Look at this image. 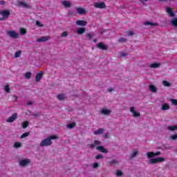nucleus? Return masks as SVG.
<instances>
[{"label": "nucleus", "mask_w": 177, "mask_h": 177, "mask_svg": "<svg viewBox=\"0 0 177 177\" xmlns=\"http://www.w3.org/2000/svg\"><path fill=\"white\" fill-rule=\"evenodd\" d=\"M58 138H59V137H57V136H51L43 140L40 142V147H44L45 146L46 147L50 146V145H52V140H55Z\"/></svg>", "instance_id": "obj_1"}, {"label": "nucleus", "mask_w": 177, "mask_h": 177, "mask_svg": "<svg viewBox=\"0 0 177 177\" xmlns=\"http://www.w3.org/2000/svg\"><path fill=\"white\" fill-rule=\"evenodd\" d=\"M0 15L2 16L0 17V21H3V20H6L7 19H9V16H10V11L9 10H2L0 11Z\"/></svg>", "instance_id": "obj_2"}, {"label": "nucleus", "mask_w": 177, "mask_h": 177, "mask_svg": "<svg viewBox=\"0 0 177 177\" xmlns=\"http://www.w3.org/2000/svg\"><path fill=\"white\" fill-rule=\"evenodd\" d=\"M165 161V158L158 157L156 158H151L149 160V164L154 165V164H158V162H164Z\"/></svg>", "instance_id": "obj_3"}, {"label": "nucleus", "mask_w": 177, "mask_h": 177, "mask_svg": "<svg viewBox=\"0 0 177 177\" xmlns=\"http://www.w3.org/2000/svg\"><path fill=\"white\" fill-rule=\"evenodd\" d=\"M7 35L14 39L19 38V33L16 32L15 30H8L7 32Z\"/></svg>", "instance_id": "obj_4"}, {"label": "nucleus", "mask_w": 177, "mask_h": 177, "mask_svg": "<svg viewBox=\"0 0 177 177\" xmlns=\"http://www.w3.org/2000/svg\"><path fill=\"white\" fill-rule=\"evenodd\" d=\"M94 7L97 9H106V3L104 2L94 3Z\"/></svg>", "instance_id": "obj_5"}, {"label": "nucleus", "mask_w": 177, "mask_h": 177, "mask_svg": "<svg viewBox=\"0 0 177 177\" xmlns=\"http://www.w3.org/2000/svg\"><path fill=\"white\" fill-rule=\"evenodd\" d=\"M30 161L29 159H24L20 160L19 162V165H21V167H26V165H28V164H30Z\"/></svg>", "instance_id": "obj_6"}, {"label": "nucleus", "mask_w": 177, "mask_h": 177, "mask_svg": "<svg viewBox=\"0 0 177 177\" xmlns=\"http://www.w3.org/2000/svg\"><path fill=\"white\" fill-rule=\"evenodd\" d=\"M77 26H81L82 27H84V26H86L88 24V21H84V20H77L75 22Z\"/></svg>", "instance_id": "obj_7"}, {"label": "nucleus", "mask_w": 177, "mask_h": 177, "mask_svg": "<svg viewBox=\"0 0 177 177\" xmlns=\"http://www.w3.org/2000/svg\"><path fill=\"white\" fill-rule=\"evenodd\" d=\"M96 149L98 150V151H100L101 153H104V154L109 153V151L104 148L103 146H98L96 147Z\"/></svg>", "instance_id": "obj_8"}, {"label": "nucleus", "mask_w": 177, "mask_h": 177, "mask_svg": "<svg viewBox=\"0 0 177 177\" xmlns=\"http://www.w3.org/2000/svg\"><path fill=\"white\" fill-rule=\"evenodd\" d=\"M76 10H77L78 15H86V10H85V9H84L81 7H77L76 8Z\"/></svg>", "instance_id": "obj_9"}, {"label": "nucleus", "mask_w": 177, "mask_h": 177, "mask_svg": "<svg viewBox=\"0 0 177 177\" xmlns=\"http://www.w3.org/2000/svg\"><path fill=\"white\" fill-rule=\"evenodd\" d=\"M97 48H98V49H101L102 50H107V46L102 42L97 44Z\"/></svg>", "instance_id": "obj_10"}, {"label": "nucleus", "mask_w": 177, "mask_h": 177, "mask_svg": "<svg viewBox=\"0 0 177 177\" xmlns=\"http://www.w3.org/2000/svg\"><path fill=\"white\" fill-rule=\"evenodd\" d=\"M166 12L169 15V16H170V17H174V16H175V13H174L172 8L169 7L166 8Z\"/></svg>", "instance_id": "obj_11"}, {"label": "nucleus", "mask_w": 177, "mask_h": 177, "mask_svg": "<svg viewBox=\"0 0 177 177\" xmlns=\"http://www.w3.org/2000/svg\"><path fill=\"white\" fill-rule=\"evenodd\" d=\"M16 118H17V113H15L7 120V122H13Z\"/></svg>", "instance_id": "obj_12"}, {"label": "nucleus", "mask_w": 177, "mask_h": 177, "mask_svg": "<svg viewBox=\"0 0 177 177\" xmlns=\"http://www.w3.org/2000/svg\"><path fill=\"white\" fill-rule=\"evenodd\" d=\"M62 5H63L65 8H71V3L66 0L62 1Z\"/></svg>", "instance_id": "obj_13"}, {"label": "nucleus", "mask_w": 177, "mask_h": 177, "mask_svg": "<svg viewBox=\"0 0 177 177\" xmlns=\"http://www.w3.org/2000/svg\"><path fill=\"white\" fill-rule=\"evenodd\" d=\"M160 66H161V64L155 62V63L151 64L149 65V67L150 68H158V67H160Z\"/></svg>", "instance_id": "obj_14"}, {"label": "nucleus", "mask_w": 177, "mask_h": 177, "mask_svg": "<svg viewBox=\"0 0 177 177\" xmlns=\"http://www.w3.org/2000/svg\"><path fill=\"white\" fill-rule=\"evenodd\" d=\"M42 78V72H40L36 75L35 81L36 82H39Z\"/></svg>", "instance_id": "obj_15"}, {"label": "nucleus", "mask_w": 177, "mask_h": 177, "mask_svg": "<svg viewBox=\"0 0 177 177\" xmlns=\"http://www.w3.org/2000/svg\"><path fill=\"white\" fill-rule=\"evenodd\" d=\"M49 39V37H42L37 39V42H46Z\"/></svg>", "instance_id": "obj_16"}, {"label": "nucleus", "mask_w": 177, "mask_h": 177, "mask_svg": "<svg viewBox=\"0 0 177 177\" xmlns=\"http://www.w3.org/2000/svg\"><path fill=\"white\" fill-rule=\"evenodd\" d=\"M110 113H111V111L109 109H102L101 110V114H103V115H110Z\"/></svg>", "instance_id": "obj_17"}, {"label": "nucleus", "mask_w": 177, "mask_h": 177, "mask_svg": "<svg viewBox=\"0 0 177 177\" xmlns=\"http://www.w3.org/2000/svg\"><path fill=\"white\" fill-rule=\"evenodd\" d=\"M93 37H95V34L93 32H88L86 34V37L87 38V39H88V41H91V39H92Z\"/></svg>", "instance_id": "obj_18"}, {"label": "nucleus", "mask_w": 177, "mask_h": 177, "mask_svg": "<svg viewBox=\"0 0 177 177\" xmlns=\"http://www.w3.org/2000/svg\"><path fill=\"white\" fill-rule=\"evenodd\" d=\"M167 129L168 131H170V132H174V131H177V126H168Z\"/></svg>", "instance_id": "obj_19"}, {"label": "nucleus", "mask_w": 177, "mask_h": 177, "mask_svg": "<svg viewBox=\"0 0 177 177\" xmlns=\"http://www.w3.org/2000/svg\"><path fill=\"white\" fill-rule=\"evenodd\" d=\"M149 91L153 93H156V92H157V88L154 85L151 84L149 85Z\"/></svg>", "instance_id": "obj_20"}, {"label": "nucleus", "mask_w": 177, "mask_h": 177, "mask_svg": "<svg viewBox=\"0 0 177 177\" xmlns=\"http://www.w3.org/2000/svg\"><path fill=\"white\" fill-rule=\"evenodd\" d=\"M170 109V106H169V104H163L162 105V108L161 109L163 111H165V110H169Z\"/></svg>", "instance_id": "obj_21"}, {"label": "nucleus", "mask_w": 177, "mask_h": 177, "mask_svg": "<svg viewBox=\"0 0 177 177\" xmlns=\"http://www.w3.org/2000/svg\"><path fill=\"white\" fill-rule=\"evenodd\" d=\"M104 132V129H99L94 131V135H102Z\"/></svg>", "instance_id": "obj_22"}, {"label": "nucleus", "mask_w": 177, "mask_h": 177, "mask_svg": "<svg viewBox=\"0 0 177 177\" xmlns=\"http://www.w3.org/2000/svg\"><path fill=\"white\" fill-rule=\"evenodd\" d=\"M77 124H75V122H72L68 124H67V128H68V129H73V128H75Z\"/></svg>", "instance_id": "obj_23"}, {"label": "nucleus", "mask_w": 177, "mask_h": 177, "mask_svg": "<svg viewBox=\"0 0 177 177\" xmlns=\"http://www.w3.org/2000/svg\"><path fill=\"white\" fill-rule=\"evenodd\" d=\"M147 156L148 158H153V157H156L155 153L153 151L147 152Z\"/></svg>", "instance_id": "obj_24"}, {"label": "nucleus", "mask_w": 177, "mask_h": 177, "mask_svg": "<svg viewBox=\"0 0 177 177\" xmlns=\"http://www.w3.org/2000/svg\"><path fill=\"white\" fill-rule=\"evenodd\" d=\"M57 97L58 100H64V99H66V97L64 96V94H63V93L58 94Z\"/></svg>", "instance_id": "obj_25"}, {"label": "nucleus", "mask_w": 177, "mask_h": 177, "mask_svg": "<svg viewBox=\"0 0 177 177\" xmlns=\"http://www.w3.org/2000/svg\"><path fill=\"white\" fill-rule=\"evenodd\" d=\"M145 26H151V27L158 26V24L157 23H151L150 21H146L145 22Z\"/></svg>", "instance_id": "obj_26"}, {"label": "nucleus", "mask_w": 177, "mask_h": 177, "mask_svg": "<svg viewBox=\"0 0 177 177\" xmlns=\"http://www.w3.org/2000/svg\"><path fill=\"white\" fill-rule=\"evenodd\" d=\"M138 156V150H135L133 153H132L129 157L130 160H132V158H134V157H136Z\"/></svg>", "instance_id": "obj_27"}, {"label": "nucleus", "mask_w": 177, "mask_h": 177, "mask_svg": "<svg viewBox=\"0 0 177 177\" xmlns=\"http://www.w3.org/2000/svg\"><path fill=\"white\" fill-rule=\"evenodd\" d=\"M77 34H79L80 35H81V34H84V32H85V28H80L77 30Z\"/></svg>", "instance_id": "obj_28"}, {"label": "nucleus", "mask_w": 177, "mask_h": 177, "mask_svg": "<svg viewBox=\"0 0 177 177\" xmlns=\"http://www.w3.org/2000/svg\"><path fill=\"white\" fill-rule=\"evenodd\" d=\"M19 5H20L21 6H24V8H30V6H28V4H27L23 1H19Z\"/></svg>", "instance_id": "obj_29"}, {"label": "nucleus", "mask_w": 177, "mask_h": 177, "mask_svg": "<svg viewBox=\"0 0 177 177\" xmlns=\"http://www.w3.org/2000/svg\"><path fill=\"white\" fill-rule=\"evenodd\" d=\"M19 31L21 35H26V34H27V30H26L25 28H21L19 29Z\"/></svg>", "instance_id": "obj_30"}, {"label": "nucleus", "mask_w": 177, "mask_h": 177, "mask_svg": "<svg viewBox=\"0 0 177 177\" xmlns=\"http://www.w3.org/2000/svg\"><path fill=\"white\" fill-rule=\"evenodd\" d=\"M162 84L164 86H167V87H169L171 86V83H169L168 81L167 80H163L162 81Z\"/></svg>", "instance_id": "obj_31"}, {"label": "nucleus", "mask_w": 177, "mask_h": 177, "mask_svg": "<svg viewBox=\"0 0 177 177\" xmlns=\"http://www.w3.org/2000/svg\"><path fill=\"white\" fill-rule=\"evenodd\" d=\"M29 122H28V121H25V122H24L23 123H22V128L24 129H26V128H27V127H28V125H29Z\"/></svg>", "instance_id": "obj_32"}, {"label": "nucleus", "mask_w": 177, "mask_h": 177, "mask_svg": "<svg viewBox=\"0 0 177 177\" xmlns=\"http://www.w3.org/2000/svg\"><path fill=\"white\" fill-rule=\"evenodd\" d=\"M31 72H27L25 73V78H26L27 80H30V78H31Z\"/></svg>", "instance_id": "obj_33"}, {"label": "nucleus", "mask_w": 177, "mask_h": 177, "mask_svg": "<svg viewBox=\"0 0 177 177\" xmlns=\"http://www.w3.org/2000/svg\"><path fill=\"white\" fill-rule=\"evenodd\" d=\"M171 24L174 27H177V18H174L171 20Z\"/></svg>", "instance_id": "obj_34"}, {"label": "nucleus", "mask_w": 177, "mask_h": 177, "mask_svg": "<svg viewBox=\"0 0 177 177\" xmlns=\"http://www.w3.org/2000/svg\"><path fill=\"white\" fill-rule=\"evenodd\" d=\"M21 56V50H18L15 53V57H20Z\"/></svg>", "instance_id": "obj_35"}, {"label": "nucleus", "mask_w": 177, "mask_h": 177, "mask_svg": "<svg viewBox=\"0 0 177 177\" xmlns=\"http://www.w3.org/2000/svg\"><path fill=\"white\" fill-rule=\"evenodd\" d=\"M29 135L30 132H26L21 136V139H24V138H27V136H29Z\"/></svg>", "instance_id": "obj_36"}, {"label": "nucleus", "mask_w": 177, "mask_h": 177, "mask_svg": "<svg viewBox=\"0 0 177 177\" xmlns=\"http://www.w3.org/2000/svg\"><path fill=\"white\" fill-rule=\"evenodd\" d=\"M14 147L15 149H19V147H21V143H20V142H15L14 144Z\"/></svg>", "instance_id": "obj_37"}, {"label": "nucleus", "mask_w": 177, "mask_h": 177, "mask_svg": "<svg viewBox=\"0 0 177 177\" xmlns=\"http://www.w3.org/2000/svg\"><path fill=\"white\" fill-rule=\"evenodd\" d=\"M5 92H7V93H9L10 92V88H9V85H6L4 88Z\"/></svg>", "instance_id": "obj_38"}, {"label": "nucleus", "mask_w": 177, "mask_h": 177, "mask_svg": "<svg viewBox=\"0 0 177 177\" xmlns=\"http://www.w3.org/2000/svg\"><path fill=\"white\" fill-rule=\"evenodd\" d=\"M109 162L110 165H113V164H118V160L113 159L112 160H110Z\"/></svg>", "instance_id": "obj_39"}, {"label": "nucleus", "mask_w": 177, "mask_h": 177, "mask_svg": "<svg viewBox=\"0 0 177 177\" xmlns=\"http://www.w3.org/2000/svg\"><path fill=\"white\" fill-rule=\"evenodd\" d=\"M133 116L136 118V117H140V113L138 112V111H135L133 113Z\"/></svg>", "instance_id": "obj_40"}, {"label": "nucleus", "mask_w": 177, "mask_h": 177, "mask_svg": "<svg viewBox=\"0 0 177 177\" xmlns=\"http://www.w3.org/2000/svg\"><path fill=\"white\" fill-rule=\"evenodd\" d=\"M67 35H68V32L64 31L62 33L61 37H62V38H66V37H67Z\"/></svg>", "instance_id": "obj_41"}, {"label": "nucleus", "mask_w": 177, "mask_h": 177, "mask_svg": "<svg viewBox=\"0 0 177 177\" xmlns=\"http://www.w3.org/2000/svg\"><path fill=\"white\" fill-rule=\"evenodd\" d=\"M104 158V156H103V155H102V154H97L96 156H95V159L96 160H100L101 158Z\"/></svg>", "instance_id": "obj_42"}, {"label": "nucleus", "mask_w": 177, "mask_h": 177, "mask_svg": "<svg viewBox=\"0 0 177 177\" xmlns=\"http://www.w3.org/2000/svg\"><path fill=\"white\" fill-rule=\"evenodd\" d=\"M171 102L172 104H174V106H177V100L176 99H171Z\"/></svg>", "instance_id": "obj_43"}, {"label": "nucleus", "mask_w": 177, "mask_h": 177, "mask_svg": "<svg viewBox=\"0 0 177 177\" xmlns=\"http://www.w3.org/2000/svg\"><path fill=\"white\" fill-rule=\"evenodd\" d=\"M170 139H171L172 140H176V139H177V133L176 134H174L173 136H170Z\"/></svg>", "instance_id": "obj_44"}, {"label": "nucleus", "mask_w": 177, "mask_h": 177, "mask_svg": "<svg viewBox=\"0 0 177 177\" xmlns=\"http://www.w3.org/2000/svg\"><path fill=\"white\" fill-rule=\"evenodd\" d=\"M116 176H122V171H121L120 170H117Z\"/></svg>", "instance_id": "obj_45"}, {"label": "nucleus", "mask_w": 177, "mask_h": 177, "mask_svg": "<svg viewBox=\"0 0 177 177\" xmlns=\"http://www.w3.org/2000/svg\"><path fill=\"white\" fill-rule=\"evenodd\" d=\"M36 26H38L39 27H44V24H41L39 21H36Z\"/></svg>", "instance_id": "obj_46"}, {"label": "nucleus", "mask_w": 177, "mask_h": 177, "mask_svg": "<svg viewBox=\"0 0 177 177\" xmlns=\"http://www.w3.org/2000/svg\"><path fill=\"white\" fill-rule=\"evenodd\" d=\"M118 42H127V39L124 37H121L120 39H118Z\"/></svg>", "instance_id": "obj_47"}, {"label": "nucleus", "mask_w": 177, "mask_h": 177, "mask_svg": "<svg viewBox=\"0 0 177 177\" xmlns=\"http://www.w3.org/2000/svg\"><path fill=\"white\" fill-rule=\"evenodd\" d=\"M88 147H89V149H94V147H95V144H88Z\"/></svg>", "instance_id": "obj_48"}, {"label": "nucleus", "mask_w": 177, "mask_h": 177, "mask_svg": "<svg viewBox=\"0 0 177 177\" xmlns=\"http://www.w3.org/2000/svg\"><path fill=\"white\" fill-rule=\"evenodd\" d=\"M94 145L95 146L97 145H100V142L97 140H94Z\"/></svg>", "instance_id": "obj_49"}, {"label": "nucleus", "mask_w": 177, "mask_h": 177, "mask_svg": "<svg viewBox=\"0 0 177 177\" xmlns=\"http://www.w3.org/2000/svg\"><path fill=\"white\" fill-rule=\"evenodd\" d=\"M130 111H131V113H133L136 111H135V107L131 106V107L130 108Z\"/></svg>", "instance_id": "obj_50"}, {"label": "nucleus", "mask_w": 177, "mask_h": 177, "mask_svg": "<svg viewBox=\"0 0 177 177\" xmlns=\"http://www.w3.org/2000/svg\"><path fill=\"white\" fill-rule=\"evenodd\" d=\"M97 167H99V163H97V162H95V163H94V165H93V168H97Z\"/></svg>", "instance_id": "obj_51"}, {"label": "nucleus", "mask_w": 177, "mask_h": 177, "mask_svg": "<svg viewBox=\"0 0 177 177\" xmlns=\"http://www.w3.org/2000/svg\"><path fill=\"white\" fill-rule=\"evenodd\" d=\"M160 154H161V151H156V152L155 153V157H156V156H160Z\"/></svg>", "instance_id": "obj_52"}, {"label": "nucleus", "mask_w": 177, "mask_h": 177, "mask_svg": "<svg viewBox=\"0 0 177 177\" xmlns=\"http://www.w3.org/2000/svg\"><path fill=\"white\" fill-rule=\"evenodd\" d=\"M135 32H133V31H130L129 32V35H134Z\"/></svg>", "instance_id": "obj_53"}, {"label": "nucleus", "mask_w": 177, "mask_h": 177, "mask_svg": "<svg viewBox=\"0 0 177 177\" xmlns=\"http://www.w3.org/2000/svg\"><path fill=\"white\" fill-rule=\"evenodd\" d=\"M125 56H127V54H125V53H122L121 54V57H125Z\"/></svg>", "instance_id": "obj_54"}, {"label": "nucleus", "mask_w": 177, "mask_h": 177, "mask_svg": "<svg viewBox=\"0 0 177 177\" xmlns=\"http://www.w3.org/2000/svg\"><path fill=\"white\" fill-rule=\"evenodd\" d=\"M1 5H5V1H0Z\"/></svg>", "instance_id": "obj_55"}, {"label": "nucleus", "mask_w": 177, "mask_h": 177, "mask_svg": "<svg viewBox=\"0 0 177 177\" xmlns=\"http://www.w3.org/2000/svg\"><path fill=\"white\" fill-rule=\"evenodd\" d=\"M108 91H109V92H113V88H109L108 89Z\"/></svg>", "instance_id": "obj_56"}, {"label": "nucleus", "mask_w": 177, "mask_h": 177, "mask_svg": "<svg viewBox=\"0 0 177 177\" xmlns=\"http://www.w3.org/2000/svg\"><path fill=\"white\" fill-rule=\"evenodd\" d=\"M31 104H32V102H28V106H31Z\"/></svg>", "instance_id": "obj_57"}, {"label": "nucleus", "mask_w": 177, "mask_h": 177, "mask_svg": "<svg viewBox=\"0 0 177 177\" xmlns=\"http://www.w3.org/2000/svg\"><path fill=\"white\" fill-rule=\"evenodd\" d=\"M93 42H94L95 44H96L97 42V40L96 39L93 40Z\"/></svg>", "instance_id": "obj_58"}, {"label": "nucleus", "mask_w": 177, "mask_h": 177, "mask_svg": "<svg viewBox=\"0 0 177 177\" xmlns=\"http://www.w3.org/2000/svg\"><path fill=\"white\" fill-rule=\"evenodd\" d=\"M104 137L105 138H109V135H108V134H104Z\"/></svg>", "instance_id": "obj_59"}, {"label": "nucleus", "mask_w": 177, "mask_h": 177, "mask_svg": "<svg viewBox=\"0 0 177 177\" xmlns=\"http://www.w3.org/2000/svg\"><path fill=\"white\" fill-rule=\"evenodd\" d=\"M15 97L16 99H17V97L15 96Z\"/></svg>", "instance_id": "obj_60"}, {"label": "nucleus", "mask_w": 177, "mask_h": 177, "mask_svg": "<svg viewBox=\"0 0 177 177\" xmlns=\"http://www.w3.org/2000/svg\"><path fill=\"white\" fill-rule=\"evenodd\" d=\"M159 1H164V0H159Z\"/></svg>", "instance_id": "obj_61"}]
</instances>
